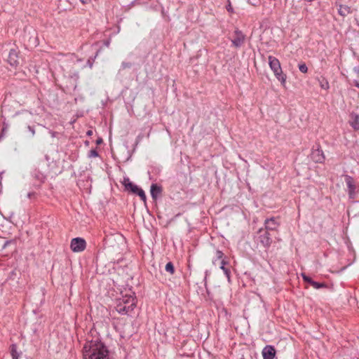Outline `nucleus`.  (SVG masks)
Returning a JSON list of instances; mask_svg holds the SVG:
<instances>
[{"label":"nucleus","mask_w":359,"mask_h":359,"mask_svg":"<svg viewBox=\"0 0 359 359\" xmlns=\"http://www.w3.org/2000/svg\"><path fill=\"white\" fill-rule=\"evenodd\" d=\"M83 359H111L109 351L98 336L88 335L82 348Z\"/></svg>","instance_id":"1"},{"label":"nucleus","mask_w":359,"mask_h":359,"mask_svg":"<svg viewBox=\"0 0 359 359\" xmlns=\"http://www.w3.org/2000/svg\"><path fill=\"white\" fill-rule=\"evenodd\" d=\"M135 307L136 297L134 292H130L116 300L115 309L118 313L126 315L133 311Z\"/></svg>","instance_id":"2"},{"label":"nucleus","mask_w":359,"mask_h":359,"mask_svg":"<svg viewBox=\"0 0 359 359\" xmlns=\"http://www.w3.org/2000/svg\"><path fill=\"white\" fill-rule=\"evenodd\" d=\"M268 59L269 67L274 76L280 82L281 85L285 87L287 75L283 73L280 61L272 55H269Z\"/></svg>","instance_id":"3"},{"label":"nucleus","mask_w":359,"mask_h":359,"mask_svg":"<svg viewBox=\"0 0 359 359\" xmlns=\"http://www.w3.org/2000/svg\"><path fill=\"white\" fill-rule=\"evenodd\" d=\"M256 238L265 248H269L272 243L271 234L269 231L264 230L262 228L257 231Z\"/></svg>","instance_id":"4"},{"label":"nucleus","mask_w":359,"mask_h":359,"mask_svg":"<svg viewBox=\"0 0 359 359\" xmlns=\"http://www.w3.org/2000/svg\"><path fill=\"white\" fill-rule=\"evenodd\" d=\"M345 182L348 188V195L350 199L355 198L358 191H357V186L355 184V182L353 177L345 175H344Z\"/></svg>","instance_id":"5"},{"label":"nucleus","mask_w":359,"mask_h":359,"mask_svg":"<svg viewBox=\"0 0 359 359\" xmlns=\"http://www.w3.org/2000/svg\"><path fill=\"white\" fill-rule=\"evenodd\" d=\"M18 48H11L8 56H7V62L13 67L16 68L20 64V57Z\"/></svg>","instance_id":"6"},{"label":"nucleus","mask_w":359,"mask_h":359,"mask_svg":"<svg viewBox=\"0 0 359 359\" xmlns=\"http://www.w3.org/2000/svg\"><path fill=\"white\" fill-rule=\"evenodd\" d=\"M86 242L82 238H74L72 240L70 248L74 252H82L86 249Z\"/></svg>","instance_id":"7"},{"label":"nucleus","mask_w":359,"mask_h":359,"mask_svg":"<svg viewBox=\"0 0 359 359\" xmlns=\"http://www.w3.org/2000/svg\"><path fill=\"white\" fill-rule=\"evenodd\" d=\"M311 158L315 163H322L325 161V157L319 144H318L316 149L313 148L311 154Z\"/></svg>","instance_id":"8"},{"label":"nucleus","mask_w":359,"mask_h":359,"mask_svg":"<svg viewBox=\"0 0 359 359\" xmlns=\"http://www.w3.org/2000/svg\"><path fill=\"white\" fill-rule=\"evenodd\" d=\"M245 40V35L238 29L234 31L233 39H231L232 44L236 48L241 47Z\"/></svg>","instance_id":"9"},{"label":"nucleus","mask_w":359,"mask_h":359,"mask_svg":"<svg viewBox=\"0 0 359 359\" xmlns=\"http://www.w3.org/2000/svg\"><path fill=\"white\" fill-rule=\"evenodd\" d=\"M264 225L265 229H264V230H266L267 231H275L279 226V223L275 217H271L265 220Z\"/></svg>","instance_id":"10"},{"label":"nucleus","mask_w":359,"mask_h":359,"mask_svg":"<svg viewBox=\"0 0 359 359\" xmlns=\"http://www.w3.org/2000/svg\"><path fill=\"white\" fill-rule=\"evenodd\" d=\"M276 355V349L273 346L267 345L262 350L263 359H273Z\"/></svg>","instance_id":"11"},{"label":"nucleus","mask_w":359,"mask_h":359,"mask_svg":"<svg viewBox=\"0 0 359 359\" xmlns=\"http://www.w3.org/2000/svg\"><path fill=\"white\" fill-rule=\"evenodd\" d=\"M350 126L356 131L359 130V115L355 112L350 114Z\"/></svg>","instance_id":"12"},{"label":"nucleus","mask_w":359,"mask_h":359,"mask_svg":"<svg viewBox=\"0 0 359 359\" xmlns=\"http://www.w3.org/2000/svg\"><path fill=\"white\" fill-rule=\"evenodd\" d=\"M163 189L161 186L157 185L156 184H152L151 186V195L154 200H156V198L161 194Z\"/></svg>","instance_id":"13"},{"label":"nucleus","mask_w":359,"mask_h":359,"mask_svg":"<svg viewBox=\"0 0 359 359\" xmlns=\"http://www.w3.org/2000/svg\"><path fill=\"white\" fill-rule=\"evenodd\" d=\"M336 6H338V13L340 15L345 17L351 13V8L348 6L338 4L336 3Z\"/></svg>","instance_id":"14"},{"label":"nucleus","mask_w":359,"mask_h":359,"mask_svg":"<svg viewBox=\"0 0 359 359\" xmlns=\"http://www.w3.org/2000/svg\"><path fill=\"white\" fill-rule=\"evenodd\" d=\"M123 184L124 185L126 189L130 190L133 194L136 192L139 189L137 185L134 184L130 181L129 178H124Z\"/></svg>","instance_id":"15"},{"label":"nucleus","mask_w":359,"mask_h":359,"mask_svg":"<svg viewBox=\"0 0 359 359\" xmlns=\"http://www.w3.org/2000/svg\"><path fill=\"white\" fill-rule=\"evenodd\" d=\"M226 257L224 256V253L221 250H217L215 252V256L212 259V264L215 266H217L218 262L222 261V259H225Z\"/></svg>","instance_id":"16"},{"label":"nucleus","mask_w":359,"mask_h":359,"mask_svg":"<svg viewBox=\"0 0 359 359\" xmlns=\"http://www.w3.org/2000/svg\"><path fill=\"white\" fill-rule=\"evenodd\" d=\"M32 175L39 182V185L45 182L46 176L39 170H35Z\"/></svg>","instance_id":"17"},{"label":"nucleus","mask_w":359,"mask_h":359,"mask_svg":"<svg viewBox=\"0 0 359 359\" xmlns=\"http://www.w3.org/2000/svg\"><path fill=\"white\" fill-rule=\"evenodd\" d=\"M227 264H228L227 261H226L225 259H222V261H221L219 263V268L224 271L226 276L228 278H230V270L228 268L225 267V265Z\"/></svg>","instance_id":"18"},{"label":"nucleus","mask_w":359,"mask_h":359,"mask_svg":"<svg viewBox=\"0 0 359 359\" xmlns=\"http://www.w3.org/2000/svg\"><path fill=\"white\" fill-rule=\"evenodd\" d=\"M319 85L321 88L327 90L330 88V84L328 81L325 77H321L320 79H318Z\"/></svg>","instance_id":"19"},{"label":"nucleus","mask_w":359,"mask_h":359,"mask_svg":"<svg viewBox=\"0 0 359 359\" xmlns=\"http://www.w3.org/2000/svg\"><path fill=\"white\" fill-rule=\"evenodd\" d=\"M11 353L13 359H18L19 354L17 352L16 345L12 344L11 346Z\"/></svg>","instance_id":"20"},{"label":"nucleus","mask_w":359,"mask_h":359,"mask_svg":"<svg viewBox=\"0 0 359 359\" xmlns=\"http://www.w3.org/2000/svg\"><path fill=\"white\" fill-rule=\"evenodd\" d=\"M165 269L170 274H173L175 273V267L171 262H169L166 264Z\"/></svg>","instance_id":"21"},{"label":"nucleus","mask_w":359,"mask_h":359,"mask_svg":"<svg viewBox=\"0 0 359 359\" xmlns=\"http://www.w3.org/2000/svg\"><path fill=\"white\" fill-rule=\"evenodd\" d=\"M134 194L138 195L143 202H146L147 197L144 191L142 189L139 188L138 190Z\"/></svg>","instance_id":"22"},{"label":"nucleus","mask_w":359,"mask_h":359,"mask_svg":"<svg viewBox=\"0 0 359 359\" xmlns=\"http://www.w3.org/2000/svg\"><path fill=\"white\" fill-rule=\"evenodd\" d=\"M311 286H313L315 289H320V288H323V287H327V285L325 283H318V282H316V281H313L311 285Z\"/></svg>","instance_id":"23"},{"label":"nucleus","mask_w":359,"mask_h":359,"mask_svg":"<svg viewBox=\"0 0 359 359\" xmlns=\"http://www.w3.org/2000/svg\"><path fill=\"white\" fill-rule=\"evenodd\" d=\"M299 69L302 73H306L308 72V67L305 63L299 64Z\"/></svg>","instance_id":"24"},{"label":"nucleus","mask_w":359,"mask_h":359,"mask_svg":"<svg viewBox=\"0 0 359 359\" xmlns=\"http://www.w3.org/2000/svg\"><path fill=\"white\" fill-rule=\"evenodd\" d=\"M302 277L305 282L309 283L310 285H311L312 282L313 281L311 278L309 277L305 273H302Z\"/></svg>","instance_id":"25"},{"label":"nucleus","mask_w":359,"mask_h":359,"mask_svg":"<svg viewBox=\"0 0 359 359\" xmlns=\"http://www.w3.org/2000/svg\"><path fill=\"white\" fill-rule=\"evenodd\" d=\"M133 64L129 62H123L121 64V67L123 69H129L132 67Z\"/></svg>","instance_id":"26"},{"label":"nucleus","mask_w":359,"mask_h":359,"mask_svg":"<svg viewBox=\"0 0 359 359\" xmlns=\"http://www.w3.org/2000/svg\"><path fill=\"white\" fill-rule=\"evenodd\" d=\"M98 156V152L96 151V149H91L89 151L88 157L93 158V157H97Z\"/></svg>","instance_id":"27"},{"label":"nucleus","mask_w":359,"mask_h":359,"mask_svg":"<svg viewBox=\"0 0 359 359\" xmlns=\"http://www.w3.org/2000/svg\"><path fill=\"white\" fill-rule=\"evenodd\" d=\"M228 2H229V4L226 5V8L228 12L233 13V10L232 6L231 4V2L229 1V0H228Z\"/></svg>","instance_id":"28"},{"label":"nucleus","mask_w":359,"mask_h":359,"mask_svg":"<svg viewBox=\"0 0 359 359\" xmlns=\"http://www.w3.org/2000/svg\"><path fill=\"white\" fill-rule=\"evenodd\" d=\"M27 129L31 133V136L33 137L35 135V130H34V127L28 126Z\"/></svg>","instance_id":"29"},{"label":"nucleus","mask_w":359,"mask_h":359,"mask_svg":"<svg viewBox=\"0 0 359 359\" xmlns=\"http://www.w3.org/2000/svg\"><path fill=\"white\" fill-rule=\"evenodd\" d=\"M6 130H7V126H4V127L2 128V130H1V135H0V139L3 137L4 134L6 131Z\"/></svg>","instance_id":"30"},{"label":"nucleus","mask_w":359,"mask_h":359,"mask_svg":"<svg viewBox=\"0 0 359 359\" xmlns=\"http://www.w3.org/2000/svg\"><path fill=\"white\" fill-rule=\"evenodd\" d=\"M36 196V194L35 192H29L27 194V197L29 198H35Z\"/></svg>","instance_id":"31"},{"label":"nucleus","mask_w":359,"mask_h":359,"mask_svg":"<svg viewBox=\"0 0 359 359\" xmlns=\"http://www.w3.org/2000/svg\"><path fill=\"white\" fill-rule=\"evenodd\" d=\"M104 44L105 46L109 47V45H110V40L108 39V40L104 41Z\"/></svg>","instance_id":"32"},{"label":"nucleus","mask_w":359,"mask_h":359,"mask_svg":"<svg viewBox=\"0 0 359 359\" xmlns=\"http://www.w3.org/2000/svg\"><path fill=\"white\" fill-rule=\"evenodd\" d=\"M80 1L83 4H88L90 0H80Z\"/></svg>","instance_id":"33"},{"label":"nucleus","mask_w":359,"mask_h":359,"mask_svg":"<svg viewBox=\"0 0 359 359\" xmlns=\"http://www.w3.org/2000/svg\"><path fill=\"white\" fill-rule=\"evenodd\" d=\"M102 142V138H99V139H97V140H96V143H97V144H101Z\"/></svg>","instance_id":"34"},{"label":"nucleus","mask_w":359,"mask_h":359,"mask_svg":"<svg viewBox=\"0 0 359 359\" xmlns=\"http://www.w3.org/2000/svg\"><path fill=\"white\" fill-rule=\"evenodd\" d=\"M354 85L359 88V82L358 81H354Z\"/></svg>","instance_id":"35"},{"label":"nucleus","mask_w":359,"mask_h":359,"mask_svg":"<svg viewBox=\"0 0 359 359\" xmlns=\"http://www.w3.org/2000/svg\"><path fill=\"white\" fill-rule=\"evenodd\" d=\"M86 134H87V135L90 136L93 134V131L92 130H88Z\"/></svg>","instance_id":"36"},{"label":"nucleus","mask_w":359,"mask_h":359,"mask_svg":"<svg viewBox=\"0 0 359 359\" xmlns=\"http://www.w3.org/2000/svg\"><path fill=\"white\" fill-rule=\"evenodd\" d=\"M11 241H6L4 245V248H6L9 243H11Z\"/></svg>","instance_id":"37"}]
</instances>
